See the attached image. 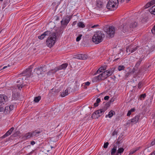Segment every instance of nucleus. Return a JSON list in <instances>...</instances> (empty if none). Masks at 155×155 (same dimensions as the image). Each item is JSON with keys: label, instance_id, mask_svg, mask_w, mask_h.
Listing matches in <instances>:
<instances>
[{"label": "nucleus", "instance_id": "f257e3e1", "mask_svg": "<svg viewBox=\"0 0 155 155\" xmlns=\"http://www.w3.org/2000/svg\"><path fill=\"white\" fill-rule=\"evenodd\" d=\"M56 33L57 34H58L57 32H56ZM56 38V33L51 32V34L49 35L46 40V44L50 48L53 46L55 43Z\"/></svg>", "mask_w": 155, "mask_h": 155}, {"label": "nucleus", "instance_id": "f03ea898", "mask_svg": "<svg viewBox=\"0 0 155 155\" xmlns=\"http://www.w3.org/2000/svg\"><path fill=\"white\" fill-rule=\"evenodd\" d=\"M104 37L105 35L102 32L98 31L94 35L92 38V41L95 44H98L102 41L103 38Z\"/></svg>", "mask_w": 155, "mask_h": 155}, {"label": "nucleus", "instance_id": "7ed1b4c3", "mask_svg": "<svg viewBox=\"0 0 155 155\" xmlns=\"http://www.w3.org/2000/svg\"><path fill=\"white\" fill-rule=\"evenodd\" d=\"M118 4V0H109L107 3L106 7L108 9L113 8L115 10L117 8Z\"/></svg>", "mask_w": 155, "mask_h": 155}, {"label": "nucleus", "instance_id": "20e7f679", "mask_svg": "<svg viewBox=\"0 0 155 155\" xmlns=\"http://www.w3.org/2000/svg\"><path fill=\"white\" fill-rule=\"evenodd\" d=\"M104 31L110 37H113L115 33V27L114 26H107L104 28Z\"/></svg>", "mask_w": 155, "mask_h": 155}, {"label": "nucleus", "instance_id": "39448f33", "mask_svg": "<svg viewBox=\"0 0 155 155\" xmlns=\"http://www.w3.org/2000/svg\"><path fill=\"white\" fill-rule=\"evenodd\" d=\"M106 109H102L96 110L93 113L91 117L92 118H98L102 115L106 111Z\"/></svg>", "mask_w": 155, "mask_h": 155}, {"label": "nucleus", "instance_id": "423d86ee", "mask_svg": "<svg viewBox=\"0 0 155 155\" xmlns=\"http://www.w3.org/2000/svg\"><path fill=\"white\" fill-rule=\"evenodd\" d=\"M45 65H43L42 66L38 67L35 69L34 72L38 75L42 74L44 72L47 71Z\"/></svg>", "mask_w": 155, "mask_h": 155}, {"label": "nucleus", "instance_id": "0eeeda50", "mask_svg": "<svg viewBox=\"0 0 155 155\" xmlns=\"http://www.w3.org/2000/svg\"><path fill=\"white\" fill-rule=\"evenodd\" d=\"M8 100L7 97L4 95H0V106L4 104Z\"/></svg>", "mask_w": 155, "mask_h": 155}, {"label": "nucleus", "instance_id": "6e6552de", "mask_svg": "<svg viewBox=\"0 0 155 155\" xmlns=\"http://www.w3.org/2000/svg\"><path fill=\"white\" fill-rule=\"evenodd\" d=\"M14 109L13 105H10L6 106L4 110V113L5 114H8Z\"/></svg>", "mask_w": 155, "mask_h": 155}, {"label": "nucleus", "instance_id": "1a4fd4ad", "mask_svg": "<svg viewBox=\"0 0 155 155\" xmlns=\"http://www.w3.org/2000/svg\"><path fill=\"white\" fill-rule=\"evenodd\" d=\"M32 70L31 68H28L25 71H24L22 74H24V76H26L27 77H29L31 74Z\"/></svg>", "mask_w": 155, "mask_h": 155}, {"label": "nucleus", "instance_id": "9d476101", "mask_svg": "<svg viewBox=\"0 0 155 155\" xmlns=\"http://www.w3.org/2000/svg\"><path fill=\"white\" fill-rule=\"evenodd\" d=\"M68 65V64L67 63L64 64H62V65L59 66V67L57 68H54V72L55 73L57 71L62 70V69H65L67 67Z\"/></svg>", "mask_w": 155, "mask_h": 155}, {"label": "nucleus", "instance_id": "9b49d317", "mask_svg": "<svg viewBox=\"0 0 155 155\" xmlns=\"http://www.w3.org/2000/svg\"><path fill=\"white\" fill-rule=\"evenodd\" d=\"M51 34V32L49 31H47L44 32L43 34H41L40 36H38V39L42 40L44 39L46 36H49Z\"/></svg>", "mask_w": 155, "mask_h": 155}, {"label": "nucleus", "instance_id": "f8f14e48", "mask_svg": "<svg viewBox=\"0 0 155 155\" xmlns=\"http://www.w3.org/2000/svg\"><path fill=\"white\" fill-rule=\"evenodd\" d=\"M70 21V18L68 16L66 17V18L63 19L61 22L62 25H66Z\"/></svg>", "mask_w": 155, "mask_h": 155}, {"label": "nucleus", "instance_id": "ddd939ff", "mask_svg": "<svg viewBox=\"0 0 155 155\" xmlns=\"http://www.w3.org/2000/svg\"><path fill=\"white\" fill-rule=\"evenodd\" d=\"M129 24L126 23L124 24L123 27V31L124 32H127L130 31Z\"/></svg>", "mask_w": 155, "mask_h": 155}, {"label": "nucleus", "instance_id": "4468645a", "mask_svg": "<svg viewBox=\"0 0 155 155\" xmlns=\"http://www.w3.org/2000/svg\"><path fill=\"white\" fill-rule=\"evenodd\" d=\"M128 23L129 24L130 31V32L133 30V28H134L137 27V23L136 22L130 23Z\"/></svg>", "mask_w": 155, "mask_h": 155}, {"label": "nucleus", "instance_id": "2eb2a0df", "mask_svg": "<svg viewBox=\"0 0 155 155\" xmlns=\"http://www.w3.org/2000/svg\"><path fill=\"white\" fill-rule=\"evenodd\" d=\"M101 80H103L107 78L108 77L107 73V71H105L104 72L100 74V75Z\"/></svg>", "mask_w": 155, "mask_h": 155}, {"label": "nucleus", "instance_id": "dca6fc26", "mask_svg": "<svg viewBox=\"0 0 155 155\" xmlns=\"http://www.w3.org/2000/svg\"><path fill=\"white\" fill-rule=\"evenodd\" d=\"M140 117V115H138L135 116L134 117H133L132 119L130 120L131 122L133 123L134 124L136 123L138 121L139 118Z\"/></svg>", "mask_w": 155, "mask_h": 155}, {"label": "nucleus", "instance_id": "f3484780", "mask_svg": "<svg viewBox=\"0 0 155 155\" xmlns=\"http://www.w3.org/2000/svg\"><path fill=\"white\" fill-rule=\"evenodd\" d=\"M14 130V128L13 127H11L10 129L9 130H8L5 133V134L2 136L3 138H4L5 137H7V136L9 135L12 133V132L13 131V130Z\"/></svg>", "mask_w": 155, "mask_h": 155}, {"label": "nucleus", "instance_id": "a211bd4d", "mask_svg": "<svg viewBox=\"0 0 155 155\" xmlns=\"http://www.w3.org/2000/svg\"><path fill=\"white\" fill-rule=\"evenodd\" d=\"M101 78L100 77V76L99 75L98 76L95 77L94 78H93L92 79V81L93 82H97L99 80H101Z\"/></svg>", "mask_w": 155, "mask_h": 155}, {"label": "nucleus", "instance_id": "6ab92c4d", "mask_svg": "<svg viewBox=\"0 0 155 155\" xmlns=\"http://www.w3.org/2000/svg\"><path fill=\"white\" fill-rule=\"evenodd\" d=\"M96 3L97 7L100 8H102L103 5L102 2L100 0H97Z\"/></svg>", "mask_w": 155, "mask_h": 155}, {"label": "nucleus", "instance_id": "aec40b11", "mask_svg": "<svg viewBox=\"0 0 155 155\" xmlns=\"http://www.w3.org/2000/svg\"><path fill=\"white\" fill-rule=\"evenodd\" d=\"M115 114V112L114 111L111 110L109 112L108 114L106 115L105 116V117L107 118V117H108L109 118H111L113 115Z\"/></svg>", "mask_w": 155, "mask_h": 155}, {"label": "nucleus", "instance_id": "412c9836", "mask_svg": "<svg viewBox=\"0 0 155 155\" xmlns=\"http://www.w3.org/2000/svg\"><path fill=\"white\" fill-rule=\"evenodd\" d=\"M144 57L142 58H140L138 61H137L135 67L136 68L138 67L140 65L142 61H143Z\"/></svg>", "mask_w": 155, "mask_h": 155}, {"label": "nucleus", "instance_id": "4be33fe9", "mask_svg": "<svg viewBox=\"0 0 155 155\" xmlns=\"http://www.w3.org/2000/svg\"><path fill=\"white\" fill-rule=\"evenodd\" d=\"M117 149V146H114V147L111 150V155H115V153L116 152Z\"/></svg>", "mask_w": 155, "mask_h": 155}, {"label": "nucleus", "instance_id": "5701e85b", "mask_svg": "<svg viewBox=\"0 0 155 155\" xmlns=\"http://www.w3.org/2000/svg\"><path fill=\"white\" fill-rule=\"evenodd\" d=\"M140 148V147H137L133 149L130 151V154H132L135 153L136 151L138 150Z\"/></svg>", "mask_w": 155, "mask_h": 155}, {"label": "nucleus", "instance_id": "b1692460", "mask_svg": "<svg viewBox=\"0 0 155 155\" xmlns=\"http://www.w3.org/2000/svg\"><path fill=\"white\" fill-rule=\"evenodd\" d=\"M32 135L33 136L38 137L39 134L41 133L40 131H37L36 130L32 131Z\"/></svg>", "mask_w": 155, "mask_h": 155}, {"label": "nucleus", "instance_id": "393cba45", "mask_svg": "<svg viewBox=\"0 0 155 155\" xmlns=\"http://www.w3.org/2000/svg\"><path fill=\"white\" fill-rule=\"evenodd\" d=\"M124 150V149L123 148L120 147L119 148L115 155H118L119 153L120 154L123 152Z\"/></svg>", "mask_w": 155, "mask_h": 155}, {"label": "nucleus", "instance_id": "a878e982", "mask_svg": "<svg viewBox=\"0 0 155 155\" xmlns=\"http://www.w3.org/2000/svg\"><path fill=\"white\" fill-rule=\"evenodd\" d=\"M26 139H28L33 137L32 132L26 133L24 136Z\"/></svg>", "mask_w": 155, "mask_h": 155}, {"label": "nucleus", "instance_id": "bb28decb", "mask_svg": "<svg viewBox=\"0 0 155 155\" xmlns=\"http://www.w3.org/2000/svg\"><path fill=\"white\" fill-rule=\"evenodd\" d=\"M149 12L152 14L155 15V5L153 6L149 10Z\"/></svg>", "mask_w": 155, "mask_h": 155}, {"label": "nucleus", "instance_id": "cd10ccee", "mask_svg": "<svg viewBox=\"0 0 155 155\" xmlns=\"http://www.w3.org/2000/svg\"><path fill=\"white\" fill-rule=\"evenodd\" d=\"M68 90L67 89H66L64 92H63L61 93V95L62 97H64L68 95Z\"/></svg>", "mask_w": 155, "mask_h": 155}, {"label": "nucleus", "instance_id": "c85d7f7f", "mask_svg": "<svg viewBox=\"0 0 155 155\" xmlns=\"http://www.w3.org/2000/svg\"><path fill=\"white\" fill-rule=\"evenodd\" d=\"M110 103L109 101L107 103H105L104 105V107L103 108L104 109H106V110L110 106Z\"/></svg>", "mask_w": 155, "mask_h": 155}, {"label": "nucleus", "instance_id": "c756f323", "mask_svg": "<svg viewBox=\"0 0 155 155\" xmlns=\"http://www.w3.org/2000/svg\"><path fill=\"white\" fill-rule=\"evenodd\" d=\"M41 99V97L40 96L36 97H35L34 99V101L35 102H38Z\"/></svg>", "mask_w": 155, "mask_h": 155}, {"label": "nucleus", "instance_id": "7c9ffc66", "mask_svg": "<svg viewBox=\"0 0 155 155\" xmlns=\"http://www.w3.org/2000/svg\"><path fill=\"white\" fill-rule=\"evenodd\" d=\"M78 26L79 27L84 28L85 27V25L82 22H79L78 23Z\"/></svg>", "mask_w": 155, "mask_h": 155}, {"label": "nucleus", "instance_id": "2f4dec72", "mask_svg": "<svg viewBox=\"0 0 155 155\" xmlns=\"http://www.w3.org/2000/svg\"><path fill=\"white\" fill-rule=\"evenodd\" d=\"M112 71H110V70H107L106 71H107V75H108V77L110 76L114 72V69H113Z\"/></svg>", "mask_w": 155, "mask_h": 155}, {"label": "nucleus", "instance_id": "473e14b6", "mask_svg": "<svg viewBox=\"0 0 155 155\" xmlns=\"http://www.w3.org/2000/svg\"><path fill=\"white\" fill-rule=\"evenodd\" d=\"M125 67L123 65H120L118 67V69L119 71H121L124 70Z\"/></svg>", "mask_w": 155, "mask_h": 155}, {"label": "nucleus", "instance_id": "72a5a7b5", "mask_svg": "<svg viewBox=\"0 0 155 155\" xmlns=\"http://www.w3.org/2000/svg\"><path fill=\"white\" fill-rule=\"evenodd\" d=\"M131 47H128L126 48V51L127 53H128V54H130L131 53Z\"/></svg>", "mask_w": 155, "mask_h": 155}, {"label": "nucleus", "instance_id": "f704fd0d", "mask_svg": "<svg viewBox=\"0 0 155 155\" xmlns=\"http://www.w3.org/2000/svg\"><path fill=\"white\" fill-rule=\"evenodd\" d=\"M81 60H85L87 58V55L86 54H81Z\"/></svg>", "mask_w": 155, "mask_h": 155}, {"label": "nucleus", "instance_id": "c9c22d12", "mask_svg": "<svg viewBox=\"0 0 155 155\" xmlns=\"http://www.w3.org/2000/svg\"><path fill=\"white\" fill-rule=\"evenodd\" d=\"M152 5V4L151 3V2H149L148 3H147L146 5L144 6L145 8H147L150 7Z\"/></svg>", "mask_w": 155, "mask_h": 155}, {"label": "nucleus", "instance_id": "e433bc0d", "mask_svg": "<svg viewBox=\"0 0 155 155\" xmlns=\"http://www.w3.org/2000/svg\"><path fill=\"white\" fill-rule=\"evenodd\" d=\"M82 35L81 34H79V36L77 37L76 39V41H77L78 42L80 41L81 40V38L82 36Z\"/></svg>", "mask_w": 155, "mask_h": 155}, {"label": "nucleus", "instance_id": "4c0bfd02", "mask_svg": "<svg viewBox=\"0 0 155 155\" xmlns=\"http://www.w3.org/2000/svg\"><path fill=\"white\" fill-rule=\"evenodd\" d=\"M106 68L105 67V66H102L99 69V70H100V72H102V70H106Z\"/></svg>", "mask_w": 155, "mask_h": 155}, {"label": "nucleus", "instance_id": "58836bf2", "mask_svg": "<svg viewBox=\"0 0 155 155\" xmlns=\"http://www.w3.org/2000/svg\"><path fill=\"white\" fill-rule=\"evenodd\" d=\"M138 47H139L138 46H137L134 48H131V49H132L131 50V53H133L136 50H137V49L138 48Z\"/></svg>", "mask_w": 155, "mask_h": 155}, {"label": "nucleus", "instance_id": "ea45409f", "mask_svg": "<svg viewBox=\"0 0 155 155\" xmlns=\"http://www.w3.org/2000/svg\"><path fill=\"white\" fill-rule=\"evenodd\" d=\"M146 94L145 93L141 94L140 96V100H142L141 99L142 98H145L146 97Z\"/></svg>", "mask_w": 155, "mask_h": 155}, {"label": "nucleus", "instance_id": "a19ab883", "mask_svg": "<svg viewBox=\"0 0 155 155\" xmlns=\"http://www.w3.org/2000/svg\"><path fill=\"white\" fill-rule=\"evenodd\" d=\"M54 70L52 69L50 71H49L47 73L48 75H50L51 74L54 73Z\"/></svg>", "mask_w": 155, "mask_h": 155}, {"label": "nucleus", "instance_id": "79ce46f5", "mask_svg": "<svg viewBox=\"0 0 155 155\" xmlns=\"http://www.w3.org/2000/svg\"><path fill=\"white\" fill-rule=\"evenodd\" d=\"M109 143L108 142L105 143L104 145V148H107V147Z\"/></svg>", "mask_w": 155, "mask_h": 155}, {"label": "nucleus", "instance_id": "37998d69", "mask_svg": "<svg viewBox=\"0 0 155 155\" xmlns=\"http://www.w3.org/2000/svg\"><path fill=\"white\" fill-rule=\"evenodd\" d=\"M118 133V132L115 130L113 133L111 135L112 136H114L115 135H117Z\"/></svg>", "mask_w": 155, "mask_h": 155}, {"label": "nucleus", "instance_id": "c03bdc74", "mask_svg": "<svg viewBox=\"0 0 155 155\" xmlns=\"http://www.w3.org/2000/svg\"><path fill=\"white\" fill-rule=\"evenodd\" d=\"M131 72H129L128 73H127L125 75V78H127L131 74Z\"/></svg>", "mask_w": 155, "mask_h": 155}, {"label": "nucleus", "instance_id": "a18cd8bd", "mask_svg": "<svg viewBox=\"0 0 155 155\" xmlns=\"http://www.w3.org/2000/svg\"><path fill=\"white\" fill-rule=\"evenodd\" d=\"M151 31L153 34H155V25H154V26L153 27V28H152Z\"/></svg>", "mask_w": 155, "mask_h": 155}, {"label": "nucleus", "instance_id": "49530a36", "mask_svg": "<svg viewBox=\"0 0 155 155\" xmlns=\"http://www.w3.org/2000/svg\"><path fill=\"white\" fill-rule=\"evenodd\" d=\"M22 84H17V87H18V89H20V88H22Z\"/></svg>", "mask_w": 155, "mask_h": 155}, {"label": "nucleus", "instance_id": "de8ad7c7", "mask_svg": "<svg viewBox=\"0 0 155 155\" xmlns=\"http://www.w3.org/2000/svg\"><path fill=\"white\" fill-rule=\"evenodd\" d=\"M76 58H77L78 59L81 60V54H78V55L77 56H76Z\"/></svg>", "mask_w": 155, "mask_h": 155}, {"label": "nucleus", "instance_id": "09e8293b", "mask_svg": "<svg viewBox=\"0 0 155 155\" xmlns=\"http://www.w3.org/2000/svg\"><path fill=\"white\" fill-rule=\"evenodd\" d=\"M15 97V94H12V100H15L16 99V98Z\"/></svg>", "mask_w": 155, "mask_h": 155}, {"label": "nucleus", "instance_id": "8fccbe9b", "mask_svg": "<svg viewBox=\"0 0 155 155\" xmlns=\"http://www.w3.org/2000/svg\"><path fill=\"white\" fill-rule=\"evenodd\" d=\"M155 145V140H154L150 144V145L151 146H153L154 145Z\"/></svg>", "mask_w": 155, "mask_h": 155}, {"label": "nucleus", "instance_id": "3c124183", "mask_svg": "<svg viewBox=\"0 0 155 155\" xmlns=\"http://www.w3.org/2000/svg\"><path fill=\"white\" fill-rule=\"evenodd\" d=\"M131 112L130 111V110H129L128 112V113L127 114V116H130L131 114Z\"/></svg>", "mask_w": 155, "mask_h": 155}, {"label": "nucleus", "instance_id": "603ef678", "mask_svg": "<svg viewBox=\"0 0 155 155\" xmlns=\"http://www.w3.org/2000/svg\"><path fill=\"white\" fill-rule=\"evenodd\" d=\"M141 84H142V83L141 82H140L138 84V88H140L141 87Z\"/></svg>", "mask_w": 155, "mask_h": 155}, {"label": "nucleus", "instance_id": "864d4df0", "mask_svg": "<svg viewBox=\"0 0 155 155\" xmlns=\"http://www.w3.org/2000/svg\"><path fill=\"white\" fill-rule=\"evenodd\" d=\"M109 96H105L104 98V100H108V99L109 98Z\"/></svg>", "mask_w": 155, "mask_h": 155}, {"label": "nucleus", "instance_id": "5fc2aeb1", "mask_svg": "<svg viewBox=\"0 0 155 155\" xmlns=\"http://www.w3.org/2000/svg\"><path fill=\"white\" fill-rule=\"evenodd\" d=\"M101 72H100V70H99V69L94 74V75H96L97 74H99Z\"/></svg>", "mask_w": 155, "mask_h": 155}, {"label": "nucleus", "instance_id": "6e6d98bb", "mask_svg": "<svg viewBox=\"0 0 155 155\" xmlns=\"http://www.w3.org/2000/svg\"><path fill=\"white\" fill-rule=\"evenodd\" d=\"M114 101V99L113 98H112L109 101L111 103L113 102Z\"/></svg>", "mask_w": 155, "mask_h": 155}, {"label": "nucleus", "instance_id": "4d7b16f0", "mask_svg": "<svg viewBox=\"0 0 155 155\" xmlns=\"http://www.w3.org/2000/svg\"><path fill=\"white\" fill-rule=\"evenodd\" d=\"M101 101V99L100 98H98L97 99L96 102L99 103Z\"/></svg>", "mask_w": 155, "mask_h": 155}, {"label": "nucleus", "instance_id": "13d9d810", "mask_svg": "<svg viewBox=\"0 0 155 155\" xmlns=\"http://www.w3.org/2000/svg\"><path fill=\"white\" fill-rule=\"evenodd\" d=\"M94 106L95 107H97L98 106V103L96 102L94 104Z\"/></svg>", "mask_w": 155, "mask_h": 155}, {"label": "nucleus", "instance_id": "bf43d9fd", "mask_svg": "<svg viewBox=\"0 0 155 155\" xmlns=\"http://www.w3.org/2000/svg\"><path fill=\"white\" fill-rule=\"evenodd\" d=\"M90 83L88 81H87L85 83V85L87 86H88L90 85Z\"/></svg>", "mask_w": 155, "mask_h": 155}, {"label": "nucleus", "instance_id": "052dcab7", "mask_svg": "<svg viewBox=\"0 0 155 155\" xmlns=\"http://www.w3.org/2000/svg\"><path fill=\"white\" fill-rule=\"evenodd\" d=\"M150 2H151L152 5L155 4V0H152Z\"/></svg>", "mask_w": 155, "mask_h": 155}, {"label": "nucleus", "instance_id": "680f3d73", "mask_svg": "<svg viewBox=\"0 0 155 155\" xmlns=\"http://www.w3.org/2000/svg\"><path fill=\"white\" fill-rule=\"evenodd\" d=\"M135 109L134 108H131L130 111L131 112H134L135 111Z\"/></svg>", "mask_w": 155, "mask_h": 155}, {"label": "nucleus", "instance_id": "e2e57ef3", "mask_svg": "<svg viewBox=\"0 0 155 155\" xmlns=\"http://www.w3.org/2000/svg\"><path fill=\"white\" fill-rule=\"evenodd\" d=\"M35 143V142L34 141H32L31 142V144L32 145H34Z\"/></svg>", "mask_w": 155, "mask_h": 155}, {"label": "nucleus", "instance_id": "0e129e2a", "mask_svg": "<svg viewBox=\"0 0 155 155\" xmlns=\"http://www.w3.org/2000/svg\"><path fill=\"white\" fill-rule=\"evenodd\" d=\"M22 79H21V78L19 79V80H18V81H17V83H19V82L20 81H22Z\"/></svg>", "mask_w": 155, "mask_h": 155}, {"label": "nucleus", "instance_id": "69168bd1", "mask_svg": "<svg viewBox=\"0 0 155 155\" xmlns=\"http://www.w3.org/2000/svg\"><path fill=\"white\" fill-rule=\"evenodd\" d=\"M98 26H99V25H94L92 27V28H95V27H96Z\"/></svg>", "mask_w": 155, "mask_h": 155}, {"label": "nucleus", "instance_id": "338daca9", "mask_svg": "<svg viewBox=\"0 0 155 155\" xmlns=\"http://www.w3.org/2000/svg\"><path fill=\"white\" fill-rule=\"evenodd\" d=\"M135 71V69H134V68L133 69V70H132V71L131 72V74H133L134 73V71Z\"/></svg>", "mask_w": 155, "mask_h": 155}, {"label": "nucleus", "instance_id": "774afa93", "mask_svg": "<svg viewBox=\"0 0 155 155\" xmlns=\"http://www.w3.org/2000/svg\"><path fill=\"white\" fill-rule=\"evenodd\" d=\"M3 110V108L2 107H0V112L2 111Z\"/></svg>", "mask_w": 155, "mask_h": 155}]
</instances>
